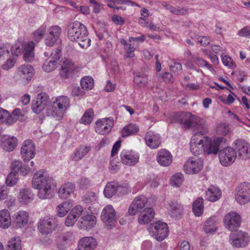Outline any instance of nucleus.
<instances>
[{
    "instance_id": "1",
    "label": "nucleus",
    "mask_w": 250,
    "mask_h": 250,
    "mask_svg": "<svg viewBox=\"0 0 250 250\" xmlns=\"http://www.w3.org/2000/svg\"><path fill=\"white\" fill-rule=\"evenodd\" d=\"M201 128L203 131L195 133L191 138L190 149L191 153L194 155H199L204 153L208 154H217L220 145L225 139L222 137H217L211 140L204 136L207 132L206 127Z\"/></svg>"
},
{
    "instance_id": "2",
    "label": "nucleus",
    "mask_w": 250,
    "mask_h": 250,
    "mask_svg": "<svg viewBox=\"0 0 250 250\" xmlns=\"http://www.w3.org/2000/svg\"><path fill=\"white\" fill-rule=\"evenodd\" d=\"M52 183L53 179L49 176L47 172L40 170L34 174L32 186L33 188L38 189L37 195L39 198L46 199L52 197Z\"/></svg>"
},
{
    "instance_id": "3",
    "label": "nucleus",
    "mask_w": 250,
    "mask_h": 250,
    "mask_svg": "<svg viewBox=\"0 0 250 250\" xmlns=\"http://www.w3.org/2000/svg\"><path fill=\"white\" fill-rule=\"evenodd\" d=\"M67 37L70 41L78 42L83 48H87L90 45L91 40L88 37L87 28L78 21H75L68 25Z\"/></svg>"
},
{
    "instance_id": "4",
    "label": "nucleus",
    "mask_w": 250,
    "mask_h": 250,
    "mask_svg": "<svg viewBox=\"0 0 250 250\" xmlns=\"http://www.w3.org/2000/svg\"><path fill=\"white\" fill-rule=\"evenodd\" d=\"M70 106L69 98L64 96L57 97L47 109V115L60 120Z\"/></svg>"
},
{
    "instance_id": "5",
    "label": "nucleus",
    "mask_w": 250,
    "mask_h": 250,
    "mask_svg": "<svg viewBox=\"0 0 250 250\" xmlns=\"http://www.w3.org/2000/svg\"><path fill=\"white\" fill-rule=\"evenodd\" d=\"M171 120L172 123H179L185 129L191 128L199 129L202 124L199 118L188 112L175 113L171 117Z\"/></svg>"
},
{
    "instance_id": "6",
    "label": "nucleus",
    "mask_w": 250,
    "mask_h": 250,
    "mask_svg": "<svg viewBox=\"0 0 250 250\" xmlns=\"http://www.w3.org/2000/svg\"><path fill=\"white\" fill-rule=\"evenodd\" d=\"M148 230L151 236L159 241H163L168 235L167 224L160 221L151 224L148 227Z\"/></svg>"
},
{
    "instance_id": "7",
    "label": "nucleus",
    "mask_w": 250,
    "mask_h": 250,
    "mask_svg": "<svg viewBox=\"0 0 250 250\" xmlns=\"http://www.w3.org/2000/svg\"><path fill=\"white\" fill-rule=\"evenodd\" d=\"M250 237L248 234L244 231L238 230L232 232L229 235V243L235 248H244L250 242Z\"/></svg>"
},
{
    "instance_id": "8",
    "label": "nucleus",
    "mask_w": 250,
    "mask_h": 250,
    "mask_svg": "<svg viewBox=\"0 0 250 250\" xmlns=\"http://www.w3.org/2000/svg\"><path fill=\"white\" fill-rule=\"evenodd\" d=\"M56 224L52 216L45 215L41 217L37 223V229L42 235H48L55 229Z\"/></svg>"
},
{
    "instance_id": "9",
    "label": "nucleus",
    "mask_w": 250,
    "mask_h": 250,
    "mask_svg": "<svg viewBox=\"0 0 250 250\" xmlns=\"http://www.w3.org/2000/svg\"><path fill=\"white\" fill-rule=\"evenodd\" d=\"M235 198L241 205H244L250 201V183L244 182L236 188Z\"/></svg>"
},
{
    "instance_id": "10",
    "label": "nucleus",
    "mask_w": 250,
    "mask_h": 250,
    "mask_svg": "<svg viewBox=\"0 0 250 250\" xmlns=\"http://www.w3.org/2000/svg\"><path fill=\"white\" fill-rule=\"evenodd\" d=\"M219 158L222 166L228 167L235 161L236 158V152L233 148L227 147L219 151Z\"/></svg>"
},
{
    "instance_id": "11",
    "label": "nucleus",
    "mask_w": 250,
    "mask_h": 250,
    "mask_svg": "<svg viewBox=\"0 0 250 250\" xmlns=\"http://www.w3.org/2000/svg\"><path fill=\"white\" fill-rule=\"evenodd\" d=\"M223 221L225 228L232 231L240 226L241 218L238 213L231 211L225 215Z\"/></svg>"
},
{
    "instance_id": "12",
    "label": "nucleus",
    "mask_w": 250,
    "mask_h": 250,
    "mask_svg": "<svg viewBox=\"0 0 250 250\" xmlns=\"http://www.w3.org/2000/svg\"><path fill=\"white\" fill-rule=\"evenodd\" d=\"M62 29L58 25H52L47 29L44 39V43L47 46H53L59 39Z\"/></svg>"
},
{
    "instance_id": "13",
    "label": "nucleus",
    "mask_w": 250,
    "mask_h": 250,
    "mask_svg": "<svg viewBox=\"0 0 250 250\" xmlns=\"http://www.w3.org/2000/svg\"><path fill=\"white\" fill-rule=\"evenodd\" d=\"M35 146L32 141L30 140L24 141L21 149V155L24 161L29 162L35 157Z\"/></svg>"
},
{
    "instance_id": "14",
    "label": "nucleus",
    "mask_w": 250,
    "mask_h": 250,
    "mask_svg": "<svg viewBox=\"0 0 250 250\" xmlns=\"http://www.w3.org/2000/svg\"><path fill=\"white\" fill-rule=\"evenodd\" d=\"M61 51L56 48L50 54L49 57L45 61L42 66L44 71L49 72L54 70L58 66L60 58Z\"/></svg>"
},
{
    "instance_id": "15",
    "label": "nucleus",
    "mask_w": 250,
    "mask_h": 250,
    "mask_svg": "<svg viewBox=\"0 0 250 250\" xmlns=\"http://www.w3.org/2000/svg\"><path fill=\"white\" fill-rule=\"evenodd\" d=\"M147 200L144 195H140L135 198L128 209V213L130 215H134L141 211L147 207Z\"/></svg>"
},
{
    "instance_id": "16",
    "label": "nucleus",
    "mask_w": 250,
    "mask_h": 250,
    "mask_svg": "<svg viewBox=\"0 0 250 250\" xmlns=\"http://www.w3.org/2000/svg\"><path fill=\"white\" fill-rule=\"evenodd\" d=\"M203 163L202 159L196 158L189 159L185 164V171L189 174H196L202 169Z\"/></svg>"
},
{
    "instance_id": "17",
    "label": "nucleus",
    "mask_w": 250,
    "mask_h": 250,
    "mask_svg": "<svg viewBox=\"0 0 250 250\" xmlns=\"http://www.w3.org/2000/svg\"><path fill=\"white\" fill-rule=\"evenodd\" d=\"M101 217L106 226L111 227L116 221L115 211L111 205H107L103 210Z\"/></svg>"
},
{
    "instance_id": "18",
    "label": "nucleus",
    "mask_w": 250,
    "mask_h": 250,
    "mask_svg": "<svg viewBox=\"0 0 250 250\" xmlns=\"http://www.w3.org/2000/svg\"><path fill=\"white\" fill-rule=\"evenodd\" d=\"M122 163L127 166H133L139 162V155L138 153L128 150H123L120 154Z\"/></svg>"
},
{
    "instance_id": "19",
    "label": "nucleus",
    "mask_w": 250,
    "mask_h": 250,
    "mask_svg": "<svg viewBox=\"0 0 250 250\" xmlns=\"http://www.w3.org/2000/svg\"><path fill=\"white\" fill-rule=\"evenodd\" d=\"M236 148L240 159L246 160L250 158V145L244 140L235 141Z\"/></svg>"
},
{
    "instance_id": "20",
    "label": "nucleus",
    "mask_w": 250,
    "mask_h": 250,
    "mask_svg": "<svg viewBox=\"0 0 250 250\" xmlns=\"http://www.w3.org/2000/svg\"><path fill=\"white\" fill-rule=\"evenodd\" d=\"M48 102V97L45 93H42L37 96L36 100H34L32 104V109L37 114L43 111Z\"/></svg>"
},
{
    "instance_id": "21",
    "label": "nucleus",
    "mask_w": 250,
    "mask_h": 250,
    "mask_svg": "<svg viewBox=\"0 0 250 250\" xmlns=\"http://www.w3.org/2000/svg\"><path fill=\"white\" fill-rule=\"evenodd\" d=\"M145 139L146 145L151 149L158 148L161 144L160 135L152 131L147 132Z\"/></svg>"
},
{
    "instance_id": "22",
    "label": "nucleus",
    "mask_w": 250,
    "mask_h": 250,
    "mask_svg": "<svg viewBox=\"0 0 250 250\" xmlns=\"http://www.w3.org/2000/svg\"><path fill=\"white\" fill-rule=\"evenodd\" d=\"M33 67L29 64H23L18 69V75L20 79L24 83H27L33 76L34 73Z\"/></svg>"
},
{
    "instance_id": "23",
    "label": "nucleus",
    "mask_w": 250,
    "mask_h": 250,
    "mask_svg": "<svg viewBox=\"0 0 250 250\" xmlns=\"http://www.w3.org/2000/svg\"><path fill=\"white\" fill-rule=\"evenodd\" d=\"M112 125L113 122L111 120L104 118L96 123L95 131L101 135H104L111 130Z\"/></svg>"
},
{
    "instance_id": "24",
    "label": "nucleus",
    "mask_w": 250,
    "mask_h": 250,
    "mask_svg": "<svg viewBox=\"0 0 250 250\" xmlns=\"http://www.w3.org/2000/svg\"><path fill=\"white\" fill-rule=\"evenodd\" d=\"M172 156L171 153L166 149H160L157 155V162L161 166L168 167L172 162Z\"/></svg>"
},
{
    "instance_id": "25",
    "label": "nucleus",
    "mask_w": 250,
    "mask_h": 250,
    "mask_svg": "<svg viewBox=\"0 0 250 250\" xmlns=\"http://www.w3.org/2000/svg\"><path fill=\"white\" fill-rule=\"evenodd\" d=\"M34 198V194L31 188H23L19 189L17 198L21 204L26 205L32 201Z\"/></svg>"
},
{
    "instance_id": "26",
    "label": "nucleus",
    "mask_w": 250,
    "mask_h": 250,
    "mask_svg": "<svg viewBox=\"0 0 250 250\" xmlns=\"http://www.w3.org/2000/svg\"><path fill=\"white\" fill-rule=\"evenodd\" d=\"M167 209L168 214L171 217L178 219L180 218L182 215L183 207L181 204L177 202H167Z\"/></svg>"
},
{
    "instance_id": "27",
    "label": "nucleus",
    "mask_w": 250,
    "mask_h": 250,
    "mask_svg": "<svg viewBox=\"0 0 250 250\" xmlns=\"http://www.w3.org/2000/svg\"><path fill=\"white\" fill-rule=\"evenodd\" d=\"M17 139L14 136H4L1 138V147L5 151H12L17 145Z\"/></svg>"
},
{
    "instance_id": "28",
    "label": "nucleus",
    "mask_w": 250,
    "mask_h": 250,
    "mask_svg": "<svg viewBox=\"0 0 250 250\" xmlns=\"http://www.w3.org/2000/svg\"><path fill=\"white\" fill-rule=\"evenodd\" d=\"M75 189V184L68 182L62 185L59 188L58 190V196L62 199H66L74 192Z\"/></svg>"
},
{
    "instance_id": "29",
    "label": "nucleus",
    "mask_w": 250,
    "mask_h": 250,
    "mask_svg": "<svg viewBox=\"0 0 250 250\" xmlns=\"http://www.w3.org/2000/svg\"><path fill=\"white\" fill-rule=\"evenodd\" d=\"M138 217V222L141 225L149 223L154 217L155 212L151 207L146 208L140 211Z\"/></svg>"
},
{
    "instance_id": "30",
    "label": "nucleus",
    "mask_w": 250,
    "mask_h": 250,
    "mask_svg": "<svg viewBox=\"0 0 250 250\" xmlns=\"http://www.w3.org/2000/svg\"><path fill=\"white\" fill-rule=\"evenodd\" d=\"M97 245L96 240L92 237H83L79 242V247L81 250H94Z\"/></svg>"
},
{
    "instance_id": "31",
    "label": "nucleus",
    "mask_w": 250,
    "mask_h": 250,
    "mask_svg": "<svg viewBox=\"0 0 250 250\" xmlns=\"http://www.w3.org/2000/svg\"><path fill=\"white\" fill-rule=\"evenodd\" d=\"M35 44L33 41L29 42L24 44L23 50V59L25 62H31L34 60Z\"/></svg>"
},
{
    "instance_id": "32",
    "label": "nucleus",
    "mask_w": 250,
    "mask_h": 250,
    "mask_svg": "<svg viewBox=\"0 0 250 250\" xmlns=\"http://www.w3.org/2000/svg\"><path fill=\"white\" fill-rule=\"evenodd\" d=\"M28 221V214L24 211H20L15 214L13 225L16 228H21L27 224Z\"/></svg>"
},
{
    "instance_id": "33",
    "label": "nucleus",
    "mask_w": 250,
    "mask_h": 250,
    "mask_svg": "<svg viewBox=\"0 0 250 250\" xmlns=\"http://www.w3.org/2000/svg\"><path fill=\"white\" fill-rule=\"evenodd\" d=\"M80 228L89 229L94 227L96 223V217L92 214L83 216L80 219Z\"/></svg>"
},
{
    "instance_id": "34",
    "label": "nucleus",
    "mask_w": 250,
    "mask_h": 250,
    "mask_svg": "<svg viewBox=\"0 0 250 250\" xmlns=\"http://www.w3.org/2000/svg\"><path fill=\"white\" fill-rule=\"evenodd\" d=\"M219 219L216 216L208 218L204 225V230L206 233H211L216 231Z\"/></svg>"
},
{
    "instance_id": "35",
    "label": "nucleus",
    "mask_w": 250,
    "mask_h": 250,
    "mask_svg": "<svg viewBox=\"0 0 250 250\" xmlns=\"http://www.w3.org/2000/svg\"><path fill=\"white\" fill-rule=\"evenodd\" d=\"M221 196V191L217 187L210 186L206 192V199L210 202H215Z\"/></svg>"
},
{
    "instance_id": "36",
    "label": "nucleus",
    "mask_w": 250,
    "mask_h": 250,
    "mask_svg": "<svg viewBox=\"0 0 250 250\" xmlns=\"http://www.w3.org/2000/svg\"><path fill=\"white\" fill-rule=\"evenodd\" d=\"M75 66L73 62L70 60L64 61L62 66L60 75L63 78L68 77L73 72Z\"/></svg>"
},
{
    "instance_id": "37",
    "label": "nucleus",
    "mask_w": 250,
    "mask_h": 250,
    "mask_svg": "<svg viewBox=\"0 0 250 250\" xmlns=\"http://www.w3.org/2000/svg\"><path fill=\"white\" fill-rule=\"evenodd\" d=\"M91 147L80 146L75 150L71 155V159L75 161H78L82 159L91 150Z\"/></svg>"
},
{
    "instance_id": "38",
    "label": "nucleus",
    "mask_w": 250,
    "mask_h": 250,
    "mask_svg": "<svg viewBox=\"0 0 250 250\" xmlns=\"http://www.w3.org/2000/svg\"><path fill=\"white\" fill-rule=\"evenodd\" d=\"M11 217L9 212L7 209L0 211V227L3 228H8L11 225Z\"/></svg>"
},
{
    "instance_id": "39",
    "label": "nucleus",
    "mask_w": 250,
    "mask_h": 250,
    "mask_svg": "<svg viewBox=\"0 0 250 250\" xmlns=\"http://www.w3.org/2000/svg\"><path fill=\"white\" fill-rule=\"evenodd\" d=\"M204 200L202 198H198L192 204V211L196 216L203 214L204 210Z\"/></svg>"
},
{
    "instance_id": "40",
    "label": "nucleus",
    "mask_w": 250,
    "mask_h": 250,
    "mask_svg": "<svg viewBox=\"0 0 250 250\" xmlns=\"http://www.w3.org/2000/svg\"><path fill=\"white\" fill-rule=\"evenodd\" d=\"M71 207L72 205L68 201H65L59 204L56 209L58 216L60 217L64 216L70 210Z\"/></svg>"
},
{
    "instance_id": "41",
    "label": "nucleus",
    "mask_w": 250,
    "mask_h": 250,
    "mask_svg": "<svg viewBox=\"0 0 250 250\" xmlns=\"http://www.w3.org/2000/svg\"><path fill=\"white\" fill-rule=\"evenodd\" d=\"M139 130V127L134 124H129L125 126L122 130V136L124 138L132 135L137 133Z\"/></svg>"
},
{
    "instance_id": "42",
    "label": "nucleus",
    "mask_w": 250,
    "mask_h": 250,
    "mask_svg": "<svg viewBox=\"0 0 250 250\" xmlns=\"http://www.w3.org/2000/svg\"><path fill=\"white\" fill-rule=\"evenodd\" d=\"M117 189V183L114 182H108L104 188V193L106 197L109 198L116 193Z\"/></svg>"
},
{
    "instance_id": "43",
    "label": "nucleus",
    "mask_w": 250,
    "mask_h": 250,
    "mask_svg": "<svg viewBox=\"0 0 250 250\" xmlns=\"http://www.w3.org/2000/svg\"><path fill=\"white\" fill-rule=\"evenodd\" d=\"M134 82L139 87H143L147 83L148 78L146 74L136 72L134 73Z\"/></svg>"
},
{
    "instance_id": "44",
    "label": "nucleus",
    "mask_w": 250,
    "mask_h": 250,
    "mask_svg": "<svg viewBox=\"0 0 250 250\" xmlns=\"http://www.w3.org/2000/svg\"><path fill=\"white\" fill-rule=\"evenodd\" d=\"M47 25L45 23L41 25L33 33V38L37 42L40 41L47 32Z\"/></svg>"
},
{
    "instance_id": "45",
    "label": "nucleus",
    "mask_w": 250,
    "mask_h": 250,
    "mask_svg": "<svg viewBox=\"0 0 250 250\" xmlns=\"http://www.w3.org/2000/svg\"><path fill=\"white\" fill-rule=\"evenodd\" d=\"M10 120L9 122L11 123V125L16 122L18 120L22 121L25 120V116L22 113L20 108L15 109L12 113L10 114Z\"/></svg>"
},
{
    "instance_id": "46",
    "label": "nucleus",
    "mask_w": 250,
    "mask_h": 250,
    "mask_svg": "<svg viewBox=\"0 0 250 250\" xmlns=\"http://www.w3.org/2000/svg\"><path fill=\"white\" fill-rule=\"evenodd\" d=\"M6 250H21V240L19 238H12L8 243Z\"/></svg>"
},
{
    "instance_id": "47",
    "label": "nucleus",
    "mask_w": 250,
    "mask_h": 250,
    "mask_svg": "<svg viewBox=\"0 0 250 250\" xmlns=\"http://www.w3.org/2000/svg\"><path fill=\"white\" fill-rule=\"evenodd\" d=\"M93 116L94 112L93 109L91 108L88 109L82 116L80 120V123L84 125H89L92 122Z\"/></svg>"
},
{
    "instance_id": "48",
    "label": "nucleus",
    "mask_w": 250,
    "mask_h": 250,
    "mask_svg": "<svg viewBox=\"0 0 250 250\" xmlns=\"http://www.w3.org/2000/svg\"><path fill=\"white\" fill-rule=\"evenodd\" d=\"M94 80L91 77L86 76L82 79L81 85L83 89L89 90L94 86Z\"/></svg>"
},
{
    "instance_id": "49",
    "label": "nucleus",
    "mask_w": 250,
    "mask_h": 250,
    "mask_svg": "<svg viewBox=\"0 0 250 250\" xmlns=\"http://www.w3.org/2000/svg\"><path fill=\"white\" fill-rule=\"evenodd\" d=\"M10 120V113L6 110L0 108V122L7 125H10L11 123L9 122Z\"/></svg>"
},
{
    "instance_id": "50",
    "label": "nucleus",
    "mask_w": 250,
    "mask_h": 250,
    "mask_svg": "<svg viewBox=\"0 0 250 250\" xmlns=\"http://www.w3.org/2000/svg\"><path fill=\"white\" fill-rule=\"evenodd\" d=\"M18 180V173L12 171L7 176L6 179V184L8 186H13L15 185Z\"/></svg>"
},
{
    "instance_id": "51",
    "label": "nucleus",
    "mask_w": 250,
    "mask_h": 250,
    "mask_svg": "<svg viewBox=\"0 0 250 250\" xmlns=\"http://www.w3.org/2000/svg\"><path fill=\"white\" fill-rule=\"evenodd\" d=\"M183 182V175L181 173L174 175L170 179V184L172 186L178 187Z\"/></svg>"
},
{
    "instance_id": "52",
    "label": "nucleus",
    "mask_w": 250,
    "mask_h": 250,
    "mask_svg": "<svg viewBox=\"0 0 250 250\" xmlns=\"http://www.w3.org/2000/svg\"><path fill=\"white\" fill-rule=\"evenodd\" d=\"M24 48V44L21 42L16 43L11 47V52L13 55L18 56L22 52H23Z\"/></svg>"
},
{
    "instance_id": "53",
    "label": "nucleus",
    "mask_w": 250,
    "mask_h": 250,
    "mask_svg": "<svg viewBox=\"0 0 250 250\" xmlns=\"http://www.w3.org/2000/svg\"><path fill=\"white\" fill-rule=\"evenodd\" d=\"M91 185V181L87 178L82 177L78 181V187L83 189L88 188Z\"/></svg>"
},
{
    "instance_id": "54",
    "label": "nucleus",
    "mask_w": 250,
    "mask_h": 250,
    "mask_svg": "<svg viewBox=\"0 0 250 250\" xmlns=\"http://www.w3.org/2000/svg\"><path fill=\"white\" fill-rule=\"evenodd\" d=\"M16 62V60L13 57H11L1 65V68L4 70H9L14 67Z\"/></svg>"
},
{
    "instance_id": "55",
    "label": "nucleus",
    "mask_w": 250,
    "mask_h": 250,
    "mask_svg": "<svg viewBox=\"0 0 250 250\" xmlns=\"http://www.w3.org/2000/svg\"><path fill=\"white\" fill-rule=\"evenodd\" d=\"M167 7L172 13L175 15H184L187 12V10L184 8L175 7L169 5H167Z\"/></svg>"
},
{
    "instance_id": "56",
    "label": "nucleus",
    "mask_w": 250,
    "mask_h": 250,
    "mask_svg": "<svg viewBox=\"0 0 250 250\" xmlns=\"http://www.w3.org/2000/svg\"><path fill=\"white\" fill-rule=\"evenodd\" d=\"M97 199V197L95 193L89 192L83 197L82 200L85 203H92L95 202Z\"/></svg>"
},
{
    "instance_id": "57",
    "label": "nucleus",
    "mask_w": 250,
    "mask_h": 250,
    "mask_svg": "<svg viewBox=\"0 0 250 250\" xmlns=\"http://www.w3.org/2000/svg\"><path fill=\"white\" fill-rule=\"evenodd\" d=\"M222 62L225 66H228L229 68L233 69L236 67V65L232 59L229 56L225 55L222 56Z\"/></svg>"
},
{
    "instance_id": "58",
    "label": "nucleus",
    "mask_w": 250,
    "mask_h": 250,
    "mask_svg": "<svg viewBox=\"0 0 250 250\" xmlns=\"http://www.w3.org/2000/svg\"><path fill=\"white\" fill-rule=\"evenodd\" d=\"M217 131L219 134L225 136L229 132V125L225 124H219L217 126Z\"/></svg>"
},
{
    "instance_id": "59",
    "label": "nucleus",
    "mask_w": 250,
    "mask_h": 250,
    "mask_svg": "<svg viewBox=\"0 0 250 250\" xmlns=\"http://www.w3.org/2000/svg\"><path fill=\"white\" fill-rule=\"evenodd\" d=\"M78 218L74 216L71 212L67 216L65 221V225L67 227L72 226L77 221Z\"/></svg>"
},
{
    "instance_id": "60",
    "label": "nucleus",
    "mask_w": 250,
    "mask_h": 250,
    "mask_svg": "<svg viewBox=\"0 0 250 250\" xmlns=\"http://www.w3.org/2000/svg\"><path fill=\"white\" fill-rule=\"evenodd\" d=\"M136 49V46L133 43L128 44L127 46L125 47V50L126 52V57L127 58H133L135 55L134 53V51Z\"/></svg>"
},
{
    "instance_id": "61",
    "label": "nucleus",
    "mask_w": 250,
    "mask_h": 250,
    "mask_svg": "<svg viewBox=\"0 0 250 250\" xmlns=\"http://www.w3.org/2000/svg\"><path fill=\"white\" fill-rule=\"evenodd\" d=\"M8 191L6 186L0 184V201L8 198Z\"/></svg>"
},
{
    "instance_id": "62",
    "label": "nucleus",
    "mask_w": 250,
    "mask_h": 250,
    "mask_svg": "<svg viewBox=\"0 0 250 250\" xmlns=\"http://www.w3.org/2000/svg\"><path fill=\"white\" fill-rule=\"evenodd\" d=\"M60 237L68 243L73 240L74 234L72 231H67L62 233Z\"/></svg>"
},
{
    "instance_id": "63",
    "label": "nucleus",
    "mask_w": 250,
    "mask_h": 250,
    "mask_svg": "<svg viewBox=\"0 0 250 250\" xmlns=\"http://www.w3.org/2000/svg\"><path fill=\"white\" fill-rule=\"evenodd\" d=\"M68 244L60 237L56 242V247L60 250H65L68 247Z\"/></svg>"
},
{
    "instance_id": "64",
    "label": "nucleus",
    "mask_w": 250,
    "mask_h": 250,
    "mask_svg": "<svg viewBox=\"0 0 250 250\" xmlns=\"http://www.w3.org/2000/svg\"><path fill=\"white\" fill-rule=\"evenodd\" d=\"M83 211V208L80 205L76 206L71 210V212L76 217L78 218L82 214Z\"/></svg>"
}]
</instances>
